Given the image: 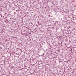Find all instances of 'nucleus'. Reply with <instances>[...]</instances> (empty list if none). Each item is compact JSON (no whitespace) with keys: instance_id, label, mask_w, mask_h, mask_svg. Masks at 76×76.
Wrapping results in <instances>:
<instances>
[{"instance_id":"1","label":"nucleus","mask_w":76,"mask_h":76,"mask_svg":"<svg viewBox=\"0 0 76 76\" xmlns=\"http://www.w3.org/2000/svg\"><path fill=\"white\" fill-rule=\"evenodd\" d=\"M16 50L17 51H18V48H17L16 49Z\"/></svg>"},{"instance_id":"2","label":"nucleus","mask_w":76,"mask_h":76,"mask_svg":"<svg viewBox=\"0 0 76 76\" xmlns=\"http://www.w3.org/2000/svg\"><path fill=\"white\" fill-rule=\"evenodd\" d=\"M51 19H52V20H53V18H51Z\"/></svg>"},{"instance_id":"3","label":"nucleus","mask_w":76,"mask_h":76,"mask_svg":"<svg viewBox=\"0 0 76 76\" xmlns=\"http://www.w3.org/2000/svg\"><path fill=\"white\" fill-rule=\"evenodd\" d=\"M50 16L51 17V15H49V17H50Z\"/></svg>"},{"instance_id":"4","label":"nucleus","mask_w":76,"mask_h":76,"mask_svg":"<svg viewBox=\"0 0 76 76\" xmlns=\"http://www.w3.org/2000/svg\"><path fill=\"white\" fill-rule=\"evenodd\" d=\"M38 75V74H36V75Z\"/></svg>"},{"instance_id":"5","label":"nucleus","mask_w":76,"mask_h":76,"mask_svg":"<svg viewBox=\"0 0 76 76\" xmlns=\"http://www.w3.org/2000/svg\"><path fill=\"white\" fill-rule=\"evenodd\" d=\"M17 55H18V54L17 53H16Z\"/></svg>"},{"instance_id":"6","label":"nucleus","mask_w":76,"mask_h":76,"mask_svg":"<svg viewBox=\"0 0 76 76\" xmlns=\"http://www.w3.org/2000/svg\"><path fill=\"white\" fill-rule=\"evenodd\" d=\"M41 66H40V67H41Z\"/></svg>"},{"instance_id":"7","label":"nucleus","mask_w":76,"mask_h":76,"mask_svg":"<svg viewBox=\"0 0 76 76\" xmlns=\"http://www.w3.org/2000/svg\"><path fill=\"white\" fill-rule=\"evenodd\" d=\"M14 13L15 14V12H14Z\"/></svg>"},{"instance_id":"8","label":"nucleus","mask_w":76,"mask_h":76,"mask_svg":"<svg viewBox=\"0 0 76 76\" xmlns=\"http://www.w3.org/2000/svg\"><path fill=\"white\" fill-rule=\"evenodd\" d=\"M73 17V18H74V17Z\"/></svg>"},{"instance_id":"9","label":"nucleus","mask_w":76,"mask_h":76,"mask_svg":"<svg viewBox=\"0 0 76 76\" xmlns=\"http://www.w3.org/2000/svg\"><path fill=\"white\" fill-rule=\"evenodd\" d=\"M39 64V65H40V64Z\"/></svg>"},{"instance_id":"10","label":"nucleus","mask_w":76,"mask_h":76,"mask_svg":"<svg viewBox=\"0 0 76 76\" xmlns=\"http://www.w3.org/2000/svg\"><path fill=\"white\" fill-rule=\"evenodd\" d=\"M12 0V1H13V0Z\"/></svg>"},{"instance_id":"11","label":"nucleus","mask_w":76,"mask_h":76,"mask_svg":"<svg viewBox=\"0 0 76 76\" xmlns=\"http://www.w3.org/2000/svg\"><path fill=\"white\" fill-rule=\"evenodd\" d=\"M31 24H32V23H31Z\"/></svg>"},{"instance_id":"12","label":"nucleus","mask_w":76,"mask_h":76,"mask_svg":"<svg viewBox=\"0 0 76 76\" xmlns=\"http://www.w3.org/2000/svg\"><path fill=\"white\" fill-rule=\"evenodd\" d=\"M75 43H76V42H75Z\"/></svg>"}]
</instances>
